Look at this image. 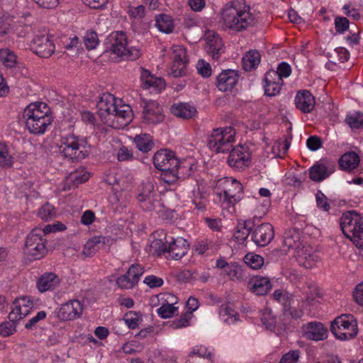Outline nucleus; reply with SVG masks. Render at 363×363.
Masks as SVG:
<instances>
[{"label":"nucleus","mask_w":363,"mask_h":363,"mask_svg":"<svg viewBox=\"0 0 363 363\" xmlns=\"http://www.w3.org/2000/svg\"><path fill=\"white\" fill-rule=\"evenodd\" d=\"M196 69L198 72L204 77H208L211 74V67L210 65L203 60L197 62Z\"/></svg>","instance_id":"nucleus-61"},{"label":"nucleus","mask_w":363,"mask_h":363,"mask_svg":"<svg viewBox=\"0 0 363 363\" xmlns=\"http://www.w3.org/2000/svg\"><path fill=\"white\" fill-rule=\"evenodd\" d=\"M153 163L157 169L170 173L172 168H175V165L178 164V159L172 151L160 150L155 154Z\"/></svg>","instance_id":"nucleus-17"},{"label":"nucleus","mask_w":363,"mask_h":363,"mask_svg":"<svg viewBox=\"0 0 363 363\" xmlns=\"http://www.w3.org/2000/svg\"><path fill=\"white\" fill-rule=\"evenodd\" d=\"M90 177V173L84 167H79L75 171L69 173L67 181L72 182L74 185H79L86 182Z\"/></svg>","instance_id":"nucleus-43"},{"label":"nucleus","mask_w":363,"mask_h":363,"mask_svg":"<svg viewBox=\"0 0 363 363\" xmlns=\"http://www.w3.org/2000/svg\"><path fill=\"white\" fill-rule=\"evenodd\" d=\"M140 82L143 88L149 89L157 94L161 92L165 88V82L160 77H155L144 68H140Z\"/></svg>","instance_id":"nucleus-22"},{"label":"nucleus","mask_w":363,"mask_h":363,"mask_svg":"<svg viewBox=\"0 0 363 363\" xmlns=\"http://www.w3.org/2000/svg\"><path fill=\"white\" fill-rule=\"evenodd\" d=\"M23 118L28 130L34 135H43L52 125L50 108L44 103H31L24 109Z\"/></svg>","instance_id":"nucleus-3"},{"label":"nucleus","mask_w":363,"mask_h":363,"mask_svg":"<svg viewBox=\"0 0 363 363\" xmlns=\"http://www.w3.org/2000/svg\"><path fill=\"white\" fill-rule=\"evenodd\" d=\"M206 50L213 59L218 60L224 52L221 38L213 31H208L206 34Z\"/></svg>","instance_id":"nucleus-27"},{"label":"nucleus","mask_w":363,"mask_h":363,"mask_svg":"<svg viewBox=\"0 0 363 363\" xmlns=\"http://www.w3.org/2000/svg\"><path fill=\"white\" fill-rule=\"evenodd\" d=\"M260 318L262 324L268 330H273L276 325V317L272 314L271 309L266 308L261 311Z\"/></svg>","instance_id":"nucleus-45"},{"label":"nucleus","mask_w":363,"mask_h":363,"mask_svg":"<svg viewBox=\"0 0 363 363\" xmlns=\"http://www.w3.org/2000/svg\"><path fill=\"white\" fill-rule=\"evenodd\" d=\"M169 245L167 246L161 240H155L152 247L155 249L158 254L168 253L169 256L174 259H180L188 252L189 245L187 241L183 238L178 237L174 239L171 238L170 240H167Z\"/></svg>","instance_id":"nucleus-10"},{"label":"nucleus","mask_w":363,"mask_h":363,"mask_svg":"<svg viewBox=\"0 0 363 363\" xmlns=\"http://www.w3.org/2000/svg\"><path fill=\"white\" fill-rule=\"evenodd\" d=\"M16 55L9 49H1V63L6 68H13L17 65Z\"/></svg>","instance_id":"nucleus-47"},{"label":"nucleus","mask_w":363,"mask_h":363,"mask_svg":"<svg viewBox=\"0 0 363 363\" xmlns=\"http://www.w3.org/2000/svg\"><path fill=\"white\" fill-rule=\"evenodd\" d=\"M106 49L118 57L129 60L138 59L141 54L138 48L128 45L127 36L123 31L113 32L108 36Z\"/></svg>","instance_id":"nucleus-5"},{"label":"nucleus","mask_w":363,"mask_h":363,"mask_svg":"<svg viewBox=\"0 0 363 363\" xmlns=\"http://www.w3.org/2000/svg\"><path fill=\"white\" fill-rule=\"evenodd\" d=\"M216 188V194L221 208L230 213H233L235 204L242 196V184L233 177H223L218 180Z\"/></svg>","instance_id":"nucleus-4"},{"label":"nucleus","mask_w":363,"mask_h":363,"mask_svg":"<svg viewBox=\"0 0 363 363\" xmlns=\"http://www.w3.org/2000/svg\"><path fill=\"white\" fill-rule=\"evenodd\" d=\"M330 330L335 337L340 340H351L358 333L357 321L352 315L347 314L337 317L331 323Z\"/></svg>","instance_id":"nucleus-9"},{"label":"nucleus","mask_w":363,"mask_h":363,"mask_svg":"<svg viewBox=\"0 0 363 363\" xmlns=\"http://www.w3.org/2000/svg\"><path fill=\"white\" fill-rule=\"evenodd\" d=\"M144 273L143 268L138 264L131 265L128 272L116 280L117 285L123 289L133 288L138 284L140 277Z\"/></svg>","instance_id":"nucleus-19"},{"label":"nucleus","mask_w":363,"mask_h":363,"mask_svg":"<svg viewBox=\"0 0 363 363\" xmlns=\"http://www.w3.org/2000/svg\"><path fill=\"white\" fill-rule=\"evenodd\" d=\"M193 167L192 160L190 158L182 160H178V164L175 165V168H172L170 172L174 179L172 180H167V182H172L176 179H185L189 177L191 174Z\"/></svg>","instance_id":"nucleus-32"},{"label":"nucleus","mask_w":363,"mask_h":363,"mask_svg":"<svg viewBox=\"0 0 363 363\" xmlns=\"http://www.w3.org/2000/svg\"><path fill=\"white\" fill-rule=\"evenodd\" d=\"M335 171L334 165L325 160H320L309 169V177L312 181L320 182L328 178Z\"/></svg>","instance_id":"nucleus-24"},{"label":"nucleus","mask_w":363,"mask_h":363,"mask_svg":"<svg viewBox=\"0 0 363 363\" xmlns=\"http://www.w3.org/2000/svg\"><path fill=\"white\" fill-rule=\"evenodd\" d=\"M303 336L308 340L320 341L328 337V330L323 323L310 322L302 326Z\"/></svg>","instance_id":"nucleus-23"},{"label":"nucleus","mask_w":363,"mask_h":363,"mask_svg":"<svg viewBox=\"0 0 363 363\" xmlns=\"http://www.w3.org/2000/svg\"><path fill=\"white\" fill-rule=\"evenodd\" d=\"M350 55L346 48L340 47L335 48L333 53H328V57L331 63L337 65L347 62L350 59Z\"/></svg>","instance_id":"nucleus-44"},{"label":"nucleus","mask_w":363,"mask_h":363,"mask_svg":"<svg viewBox=\"0 0 363 363\" xmlns=\"http://www.w3.org/2000/svg\"><path fill=\"white\" fill-rule=\"evenodd\" d=\"M111 145L118 150L117 159L120 162H126L132 160L133 158V153L131 150L127 147L123 146L121 141L118 139H113L111 140Z\"/></svg>","instance_id":"nucleus-39"},{"label":"nucleus","mask_w":363,"mask_h":363,"mask_svg":"<svg viewBox=\"0 0 363 363\" xmlns=\"http://www.w3.org/2000/svg\"><path fill=\"white\" fill-rule=\"evenodd\" d=\"M83 311V305L78 300H71L60 306L57 311L59 319L67 321L80 317Z\"/></svg>","instance_id":"nucleus-18"},{"label":"nucleus","mask_w":363,"mask_h":363,"mask_svg":"<svg viewBox=\"0 0 363 363\" xmlns=\"http://www.w3.org/2000/svg\"><path fill=\"white\" fill-rule=\"evenodd\" d=\"M138 199L145 211H154L161 206L160 195L155 191L150 182L143 184Z\"/></svg>","instance_id":"nucleus-14"},{"label":"nucleus","mask_w":363,"mask_h":363,"mask_svg":"<svg viewBox=\"0 0 363 363\" xmlns=\"http://www.w3.org/2000/svg\"><path fill=\"white\" fill-rule=\"evenodd\" d=\"M250 232V223H240L234 233L233 237L238 242L242 243L247 238Z\"/></svg>","instance_id":"nucleus-48"},{"label":"nucleus","mask_w":363,"mask_h":363,"mask_svg":"<svg viewBox=\"0 0 363 363\" xmlns=\"http://www.w3.org/2000/svg\"><path fill=\"white\" fill-rule=\"evenodd\" d=\"M40 229H34L26 238L24 253L30 259H40L46 253L45 239Z\"/></svg>","instance_id":"nucleus-11"},{"label":"nucleus","mask_w":363,"mask_h":363,"mask_svg":"<svg viewBox=\"0 0 363 363\" xmlns=\"http://www.w3.org/2000/svg\"><path fill=\"white\" fill-rule=\"evenodd\" d=\"M13 151L1 145V167H10L13 164Z\"/></svg>","instance_id":"nucleus-52"},{"label":"nucleus","mask_w":363,"mask_h":363,"mask_svg":"<svg viewBox=\"0 0 363 363\" xmlns=\"http://www.w3.org/2000/svg\"><path fill=\"white\" fill-rule=\"evenodd\" d=\"M246 264L254 269H260L264 264V258L256 254L248 253L244 257Z\"/></svg>","instance_id":"nucleus-50"},{"label":"nucleus","mask_w":363,"mask_h":363,"mask_svg":"<svg viewBox=\"0 0 363 363\" xmlns=\"http://www.w3.org/2000/svg\"><path fill=\"white\" fill-rule=\"evenodd\" d=\"M274 237V228L269 223L257 225L252 233V241L259 247L267 246L271 242Z\"/></svg>","instance_id":"nucleus-21"},{"label":"nucleus","mask_w":363,"mask_h":363,"mask_svg":"<svg viewBox=\"0 0 363 363\" xmlns=\"http://www.w3.org/2000/svg\"><path fill=\"white\" fill-rule=\"evenodd\" d=\"M261 55L257 50L247 52L242 57V67L245 71L255 69L260 62Z\"/></svg>","instance_id":"nucleus-38"},{"label":"nucleus","mask_w":363,"mask_h":363,"mask_svg":"<svg viewBox=\"0 0 363 363\" xmlns=\"http://www.w3.org/2000/svg\"><path fill=\"white\" fill-rule=\"evenodd\" d=\"M189 355H198L201 357H211L212 354L206 347L203 345H197L192 348Z\"/></svg>","instance_id":"nucleus-60"},{"label":"nucleus","mask_w":363,"mask_h":363,"mask_svg":"<svg viewBox=\"0 0 363 363\" xmlns=\"http://www.w3.org/2000/svg\"><path fill=\"white\" fill-rule=\"evenodd\" d=\"M166 51L172 60V74L174 77L182 76L189 62L185 48L180 45H174Z\"/></svg>","instance_id":"nucleus-12"},{"label":"nucleus","mask_w":363,"mask_h":363,"mask_svg":"<svg viewBox=\"0 0 363 363\" xmlns=\"http://www.w3.org/2000/svg\"><path fill=\"white\" fill-rule=\"evenodd\" d=\"M106 242H108V238L106 237H93L85 243L83 248V254L88 257L93 255Z\"/></svg>","instance_id":"nucleus-36"},{"label":"nucleus","mask_w":363,"mask_h":363,"mask_svg":"<svg viewBox=\"0 0 363 363\" xmlns=\"http://www.w3.org/2000/svg\"><path fill=\"white\" fill-rule=\"evenodd\" d=\"M171 111L174 116L184 119L191 118L197 112L195 106L189 103L174 104L172 106Z\"/></svg>","instance_id":"nucleus-34"},{"label":"nucleus","mask_w":363,"mask_h":363,"mask_svg":"<svg viewBox=\"0 0 363 363\" xmlns=\"http://www.w3.org/2000/svg\"><path fill=\"white\" fill-rule=\"evenodd\" d=\"M299 357L300 352L298 350H291L282 356L279 363H296Z\"/></svg>","instance_id":"nucleus-59"},{"label":"nucleus","mask_w":363,"mask_h":363,"mask_svg":"<svg viewBox=\"0 0 363 363\" xmlns=\"http://www.w3.org/2000/svg\"><path fill=\"white\" fill-rule=\"evenodd\" d=\"M335 29L340 33H344L349 28V21L345 17H337L335 19Z\"/></svg>","instance_id":"nucleus-63"},{"label":"nucleus","mask_w":363,"mask_h":363,"mask_svg":"<svg viewBox=\"0 0 363 363\" xmlns=\"http://www.w3.org/2000/svg\"><path fill=\"white\" fill-rule=\"evenodd\" d=\"M32 49L39 57L48 58L54 53L55 46L48 36L41 35L34 39Z\"/></svg>","instance_id":"nucleus-25"},{"label":"nucleus","mask_w":363,"mask_h":363,"mask_svg":"<svg viewBox=\"0 0 363 363\" xmlns=\"http://www.w3.org/2000/svg\"><path fill=\"white\" fill-rule=\"evenodd\" d=\"M60 284V277L53 272L43 274L36 281V287L41 293L52 291Z\"/></svg>","instance_id":"nucleus-28"},{"label":"nucleus","mask_w":363,"mask_h":363,"mask_svg":"<svg viewBox=\"0 0 363 363\" xmlns=\"http://www.w3.org/2000/svg\"><path fill=\"white\" fill-rule=\"evenodd\" d=\"M274 73L283 80V78H287L291 75V66L288 63L282 62L278 65L277 69L274 70Z\"/></svg>","instance_id":"nucleus-58"},{"label":"nucleus","mask_w":363,"mask_h":363,"mask_svg":"<svg viewBox=\"0 0 363 363\" xmlns=\"http://www.w3.org/2000/svg\"><path fill=\"white\" fill-rule=\"evenodd\" d=\"M247 287L252 293L262 296L267 294L271 289L272 284L267 277L255 276L250 279Z\"/></svg>","instance_id":"nucleus-31"},{"label":"nucleus","mask_w":363,"mask_h":363,"mask_svg":"<svg viewBox=\"0 0 363 363\" xmlns=\"http://www.w3.org/2000/svg\"><path fill=\"white\" fill-rule=\"evenodd\" d=\"M84 43L88 50L95 49L99 43L97 33L94 30L87 31L84 36Z\"/></svg>","instance_id":"nucleus-53"},{"label":"nucleus","mask_w":363,"mask_h":363,"mask_svg":"<svg viewBox=\"0 0 363 363\" xmlns=\"http://www.w3.org/2000/svg\"><path fill=\"white\" fill-rule=\"evenodd\" d=\"M123 320L129 328L135 329L138 327L141 319L136 313L129 312L125 315Z\"/></svg>","instance_id":"nucleus-54"},{"label":"nucleus","mask_w":363,"mask_h":363,"mask_svg":"<svg viewBox=\"0 0 363 363\" xmlns=\"http://www.w3.org/2000/svg\"><path fill=\"white\" fill-rule=\"evenodd\" d=\"M143 282L150 288H157L162 286L164 281L162 278L155 275L147 276Z\"/></svg>","instance_id":"nucleus-62"},{"label":"nucleus","mask_w":363,"mask_h":363,"mask_svg":"<svg viewBox=\"0 0 363 363\" xmlns=\"http://www.w3.org/2000/svg\"><path fill=\"white\" fill-rule=\"evenodd\" d=\"M57 212L55 207L47 203L42 206L38 210V216L44 221H49L55 218Z\"/></svg>","instance_id":"nucleus-49"},{"label":"nucleus","mask_w":363,"mask_h":363,"mask_svg":"<svg viewBox=\"0 0 363 363\" xmlns=\"http://www.w3.org/2000/svg\"><path fill=\"white\" fill-rule=\"evenodd\" d=\"M221 274L227 276L230 279L234 280L240 276V269L237 264L229 263L227 267L221 272Z\"/></svg>","instance_id":"nucleus-55"},{"label":"nucleus","mask_w":363,"mask_h":363,"mask_svg":"<svg viewBox=\"0 0 363 363\" xmlns=\"http://www.w3.org/2000/svg\"><path fill=\"white\" fill-rule=\"evenodd\" d=\"M359 157L354 152H347L343 154L339 160V164L342 169L351 171L357 168L359 164Z\"/></svg>","instance_id":"nucleus-35"},{"label":"nucleus","mask_w":363,"mask_h":363,"mask_svg":"<svg viewBox=\"0 0 363 363\" xmlns=\"http://www.w3.org/2000/svg\"><path fill=\"white\" fill-rule=\"evenodd\" d=\"M297 264L306 269H312L318 266L321 261L318 252L312 246L304 244L294 252Z\"/></svg>","instance_id":"nucleus-13"},{"label":"nucleus","mask_w":363,"mask_h":363,"mask_svg":"<svg viewBox=\"0 0 363 363\" xmlns=\"http://www.w3.org/2000/svg\"><path fill=\"white\" fill-rule=\"evenodd\" d=\"M164 116L162 106L155 101L147 102L143 108L141 121L147 125H155L162 123Z\"/></svg>","instance_id":"nucleus-15"},{"label":"nucleus","mask_w":363,"mask_h":363,"mask_svg":"<svg viewBox=\"0 0 363 363\" xmlns=\"http://www.w3.org/2000/svg\"><path fill=\"white\" fill-rule=\"evenodd\" d=\"M345 122L352 129L363 127V113L359 111L349 113L345 118Z\"/></svg>","instance_id":"nucleus-46"},{"label":"nucleus","mask_w":363,"mask_h":363,"mask_svg":"<svg viewBox=\"0 0 363 363\" xmlns=\"http://www.w3.org/2000/svg\"><path fill=\"white\" fill-rule=\"evenodd\" d=\"M128 13L131 18L140 20L145 16V8L143 5L138 6H130L128 9Z\"/></svg>","instance_id":"nucleus-56"},{"label":"nucleus","mask_w":363,"mask_h":363,"mask_svg":"<svg viewBox=\"0 0 363 363\" xmlns=\"http://www.w3.org/2000/svg\"><path fill=\"white\" fill-rule=\"evenodd\" d=\"M17 13L12 11L11 13H1V35H11L15 32L19 21L16 20Z\"/></svg>","instance_id":"nucleus-33"},{"label":"nucleus","mask_w":363,"mask_h":363,"mask_svg":"<svg viewBox=\"0 0 363 363\" xmlns=\"http://www.w3.org/2000/svg\"><path fill=\"white\" fill-rule=\"evenodd\" d=\"M157 314L162 318H169L177 313V307L172 303H164L157 310Z\"/></svg>","instance_id":"nucleus-51"},{"label":"nucleus","mask_w":363,"mask_h":363,"mask_svg":"<svg viewBox=\"0 0 363 363\" xmlns=\"http://www.w3.org/2000/svg\"><path fill=\"white\" fill-rule=\"evenodd\" d=\"M101 121L115 129H123L133 120V111L128 104H122L113 95L104 94L97 103Z\"/></svg>","instance_id":"nucleus-1"},{"label":"nucleus","mask_w":363,"mask_h":363,"mask_svg":"<svg viewBox=\"0 0 363 363\" xmlns=\"http://www.w3.org/2000/svg\"><path fill=\"white\" fill-rule=\"evenodd\" d=\"M59 152L68 160H81L89 155V146L85 138L72 134L62 138Z\"/></svg>","instance_id":"nucleus-6"},{"label":"nucleus","mask_w":363,"mask_h":363,"mask_svg":"<svg viewBox=\"0 0 363 363\" xmlns=\"http://www.w3.org/2000/svg\"><path fill=\"white\" fill-rule=\"evenodd\" d=\"M300 241V236L297 232L286 233L284 237L283 245L288 249H294L295 252L303 245Z\"/></svg>","instance_id":"nucleus-42"},{"label":"nucleus","mask_w":363,"mask_h":363,"mask_svg":"<svg viewBox=\"0 0 363 363\" xmlns=\"http://www.w3.org/2000/svg\"><path fill=\"white\" fill-rule=\"evenodd\" d=\"M238 73L232 69L222 72L217 77V86L222 91H230L237 84Z\"/></svg>","instance_id":"nucleus-29"},{"label":"nucleus","mask_w":363,"mask_h":363,"mask_svg":"<svg viewBox=\"0 0 363 363\" xmlns=\"http://www.w3.org/2000/svg\"><path fill=\"white\" fill-rule=\"evenodd\" d=\"M264 82L265 94L270 96L278 94L283 85V80L274 73V70H269L266 73Z\"/></svg>","instance_id":"nucleus-30"},{"label":"nucleus","mask_w":363,"mask_h":363,"mask_svg":"<svg viewBox=\"0 0 363 363\" xmlns=\"http://www.w3.org/2000/svg\"><path fill=\"white\" fill-rule=\"evenodd\" d=\"M17 320H9L1 324V336L7 337L16 332Z\"/></svg>","instance_id":"nucleus-57"},{"label":"nucleus","mask_w":363,"mask_h":363,"mask_svg":"<svg viewBox=\"0 0 363 363\" xmlns=\"http://www.w3.org/2000/svg\"><path fill=\"white\" fill-rule=\"evenodd\" d=\"M255 16L245 0H233L221 10L223 27L233 32H242L254 24Z\"/></svg>","instance_id":"nucleus-2"},{"label":"nucleus","mask_w":363,"mask_h":363,"mask_svg":"<svg viewBox=\"0 0 363 363\" xmlns=\"http://www.w3.org/2000/svg\"><path fill=\"white\" fill-rule=\"evenodd\" d=\"M33 308V303L28 297L16 298L11 306V311L9 314V320H19L26 317Z\"/></svg>","instance_id":"nucleus-20"},{"label":"nucleus","mask_w":363,"mask_h":363,"mask_svg":"<svg viewBox=\"0 0 363 363\" xmlns=\"http://www.w3.org/2000/svg\"><path fill=\"white\" fill-rule=\"evenodd\" d=\"M340 228L356 246L363 248V216L355 211H347L340 218Z\"/></svg>","instance_id":"nucleus-7"},{"label":"nucleus","mask_w":363,"mask_h":363,"mask_svg":"<svg viewBox=\"0 0 363 363\" xmlns=\"http://www.w3.org/2000/svg\"><path fill=\"white\" fill-rule=\"evenodd\" d=\"M294 104L297 109L303 113H311L315 108V99L313 94L308 90L297 91Z\"/></svg>","instance_id":"nucleus-26"},{"label":"nucleus","mask_w":363,"mask_h":363,"mask_svg":"<svg viewBox=\"0 0 363 363\" xmlns=\"http://www.w3.org/2000/svg\"><path fill=\"white\" fill-rule=\"evenodd\" d=\"M235 130L232 127L214 129L208 139V147L216 153H225L231 150L235 142Z\"/></svg>","instance_id":"nucleus-8"},{"label":"nucleus","mask_w":363,"mask_h":363,"mask_svg":"<svg viewBox=\"0 0 363 363\" xmlns=\"http://www.w3.org/2000/svg\"><path fill=\"white\" fill-rule=\"evenodd\" d=\"M155 26L160 31L164 33H170L174 28L172 18L166 14H160L156 17Z\"/></svg>","instance_id":"nucleus-40"},{"label":"nucleus","mask_w":363,"mask_h":363,"mask_svg":"<svg viewBox=\"0 0 363 363\" xmlns=\"http://www.w3.org/2000/svg\"><path fill=\"white\" fill-rule=\"evenodd\" d=\"M220 320L228 325H234L239 321L238 313L228 305H222L219 308Z\"/></svg>","instance_id":"nucleus-37"},{"label":"nucleus","mask_w":363,"mask_h":363,"mask_svg":"<svg viewBox=\"0 0 363 363\" xmlns=\"http://www.w3.org/2000/svg\"><path fill=\"white\" fill-rule=\"evenodd\" d=\"M138 149L143 152H147L152 150L154 143L152 137L148 134L137 135L134 138Z\"/></svg>","instance_id":"nucleus-41"},{"label":"nucleus","mask_w":363,"mask_h":363,"mask_svg":"<svg viewBox=\"0 0 363 363\" xmlns=\"http://www.w3.org/2000/svg\"><path fill=\"white\" fill-rule=\"evenodd\" d=\"M353 296L355 302L363 307V281L356 286Z\"/></svg>","instance_id":"nucleus-64"},{"label":"nucleus","mask_w":363,"mask_h":363,"mask_svg":"<svg viewBox=\"0 0 363 363\" xmlns=\"http://www.w3.org/2000/svg\"><path fill=\"white\" fill-rule=\"evenodd\" d=\"M230 167L238 170L244 169L250 164V152L247 146L238 145L231 150L228 159Z\"/></svg>","instance_id":"nucleus-16"}]
</instances>
